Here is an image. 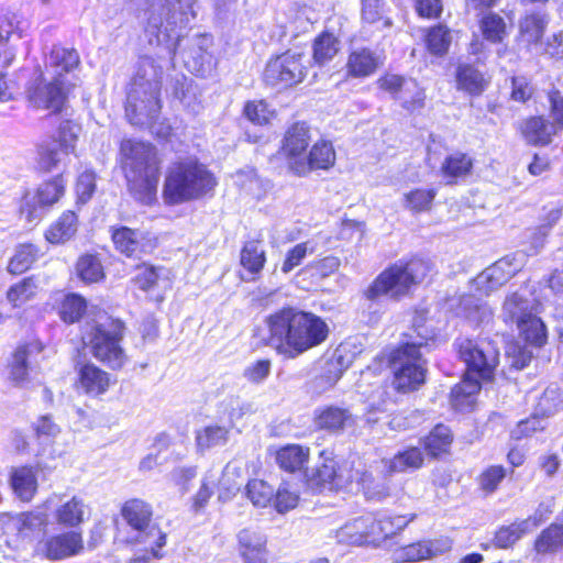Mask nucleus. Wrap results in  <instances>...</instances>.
<instances>
[{
    "label": "nucleus",
    "instance_id": "24",
    "mask_svg": "<svg viewBox=\"0 0 563 563\" xmlns=\"http://www.w3.org/2000/svg\"><path fill=\"white\" fill-rule=\"evenodd\" d=\"M335 152L328 142L316 143L308 156L294 162L292 168L299 175L306 174L311 169H327L334 164Z\"/></svg>",
    "mask_w": 563,
    "mask_h": 563
},
{
    "label": "nucleus",
    "instance_id": "62",
    "mask_svg": "<svg viewBox=\"0 0 563 563\" xmlns=\"http://www.w3.org/2000/svg\"><path fill=\"white\" fill-rule=\"evenodd\" d=\"M80 126L73 121H64L59 125L58 142L69 153H74Z\"/></svg>",
    "mask_w": 563,
    "mask_h": 563
},
{
    "label": "nucleus",
    "instance_id": "5",
    "mask_svg": "<svg viewBox=\"0 0 563 563\" xmlns=\"http://www.w3.org/2000/svg\"><path fill=\"white\" fill-rule=\"evenodd\" d=\"M459 354L466 365L465 378L451 391L452 406L462 408L470 397L481 389L479 380H490L499 363V351L489 340L464 339L459 343Z\"/></svg>",
    "mask_w": 563,
    "mask_h": 563
},
{
    "label": "nucleus",
    "instance_id": "17",
    "mask_svg": "<svg viewBox=\"0 0 563 563\" xmlns=\"http://www.w3.org/2000/svg\"><path fill=\"white\" fill-rule=\"evenodd\" d=\"M520 267L515 256H505L477 275L474 279L475 285L477 289L489 294L505 285L520 271Z\"/></svg>",
    "mask_w": 563,
    "mask_h": 563
},
{
    "label": "nucleus",
    "instance_id": "34",
    "mask_svg": "<svg viewBox=\"0 0 563 563\" xmlns=\"http://www.w3.org/2000/svg\"><path fill=\"white\" fill-rule=\"evenodd\" d=\"M534 312V302L519 292H512L506 297L503 316L505 321H511L516 324L525 320Z\"/></svg>",
    "mask_w": 563,
    "mask_h": 563
},
{
    "label": "nucleus",
    "instance_id": "18",
    "mask_svg": "<svg viewBox=\"0 0 563 563\" xmlns=\"http://www.w3.org/2000/svg\"><path fill=\"white\" fill-rule=\"evenodd\" d=\"M82 549L81 534L69 531L38 542L36 553L48 560H63L78 554Z\"/></svg>",
    "mask_w": 563,
    "mask_h": 563
},
{
    "label": "nucleus",
    "instance_id": "30",
    "mask_svg": "<svg viewBox=\"0 0 563 563\" xmlns=\"http://www.w3.org/2000/svg\"><path fill=\"white\" fill-rule=\"evenodd\" d=\"M309 143V128L306 123H295L286 132L283 148L285 154L296 162L302 159L301 155L305 154Z\"/></svg>",
    "mask_w": 563,
    "mask_h": 563
},
{
    "label": "nucleus",
    "instance_id": "38",
    "mask_svg": "<svg viewBox=\"0 0 563 563\" xmlns=\"http://www.w3.org/2000/svg\"><path fill=\"white\" fill-rule=\"evenodd\" d=\"M87 506L79 497L74 496L71 499L63 503L55 510V518L59 525L66 527H76L84 521Z\"/></svg>",
    "mask_w": 563,
    "mask_h": 563
},
{
    "label": "nucleus",
    "instance_id": "45",
    "mask_svg": "<svg viewBox=\"0 0 563 563\" xmlns=\"http://www.w3.org/2000/svg\"><path fill=\"white\" fill-rule=\"evenodd\" d=\"M479 29L485 40L500 43L507 35L505 20L497 13L486 12L479 20Z\"/></svg>",
    "mask_w": 563,
    "mask_h": 563
},
{
    "label": "nucleus",
    "instance_id": "39",
    "mask_svg": "<svg viewBox=\"0 0 563 563\" xmlns=\"http://www.w3.org/2000/svg\"><path fill=\"white\" fill-rule=\"evenodd\" d=\"M79 65L77 51L65 47H54L48 57V67L53 76L62 79L63 73H68Z\"/></svg>",
    "mask_w": 563,
    "mask_h": 563
},
{
    "label": "nucleus",
    "instance_id": "4",
    "mask_svg": "<svg viewBox=\"0 0 563 563\" xmlns=\"http://www.w3.org/2000/svg\"><path fill=\"white\" fill-rule=\"evenodd\" d=\"M197 0H139L137 18L151 45H163L177 36V29L185 27L196 16Z\"/></svg>",
    "mask_w": 563,
    "mask_h": 563
},
{
    "label": "nucleus",
    "instance_id": "53",
    "mask_svg": "<svg viewBox=\"0 0 563 563\" xmlns=\"http://www.w3.org/2000/svg\"><path fill=\"white\" fill-rule=\"evenodd\" d=\"M234 183L241 189L256 198H260L266 190L265 183L257 176L253 168L236 172Z\"/></svg>",
    "mask_w": 563,
    "mask_h": 563
},
{
    "label": "nucleus",
    "instance_id": "11",
    "mask_svg": "<svg viewBox=\"0 0 563 563\" xmlns=\"http://www.w3.org/2000/svg\"><path fill=\"white\" fill-rule=\"evenodd\" d=\"M306 57L287 52L271 59L264 70V81L278 88H288L301 82L307 76Z\"/></svg>",
    "mask_w": 563,
    "mask_h": 563
},
{
    "label": "nucleus",
    "instance_id": "7",
    "mask_svg": "<svg viewBox=\"0 0 563 563\" xmlns=\"http://www.w3.org/2000/svg\"><path fill=\"white\" fill-rule=\"evenodd\" d=\"M431 272L428 261L415 258L406 264H395L380 273L365 291L369 300L387 295L398 298L408 292L412 285L421 283Z\"/></svg>",
    "mask_w": 563,
    "mask_h": 563
},
{
    "label": "nucleus",
    "instance_id": "40",
    "mask_svg": "<svg viewBox=\"0 0 563 563\" xmlns=\"http://www.w3.org/2000/svg\"><path fill=\"white\" fill-rule=\"evenodd\" d=\"M309 449L298 444H290L282 448L276 453L277 464L287 472L300 470L308 461Z\"/></svg>",
    "mask_w": 563,
    "mask_h": 563
},
{
    "label": "nucleus",
    "instance_id": "33",
    "mask_svg": "<svg viewBox=\"0 0 563 563\" xmlns=\"http://www.w3.org/2000/svg\"><path fill=\"white\" fill-rule=\"evenodd\" d=\"M456 84L460 90L478 96L487 87L488 80L471 64H461L456 69Z\"/></svg>",
    "mask_w": 563,
    "mask_h": 563
},
{
    "label": "nucleus",
    "instance_id": "26",
    "mask_svg": "<svg viewBox=\"0 0 563 563\" xmlns=\"http://www.w3.org/2000/svg\"><path fill=\"white\" fill-rule=\"evenodd\" d=\"M111 385L110 375L93 364H86L79 371V387L89 396L104 394Z\"/></svg>",
    "mask_w": 563,
    "mask_h": 563
},
{
    "label": "nucleus",
    "instance_id": "22",
    "mask_svg": "<svg viewBox=\"0 0 563 563\" xmlns=\"http://www.w3.org/2000/svg\"><path fill=\"white\" fill-rule=\"evenodd\" d=\"M265 263L266 252L263 242L258 239L246 241L240 252V264L246 272V276L241 275L242 280H257Z\"/></svg>",
    "mask_w": 563,
    "mask_h": 563
},
{
    "label": "nucleus",
    "instance_id": "14",
    "mask_svg": "<svg viewBox=\"0 0 563 563\" xmlns=\"http://www.w3.org/2000/svg\"><path fill=\"white\" fill-rule=\"evenodd\" d=\"M27 98L34 108L58 113L66 103L67 91L63 79L53 76L49 81H40L31 86L27 89Z\"/></svg>",
    "mask_w": 563,
    "mask_h": 563
},
{
    "label": "nucleus",
    "instance_id": "57",
    "mask_svg": "<svg viewBox=\"0 0 563 563\" xmlns=\"http://www.w3.org/2000/svg\"><path fill=\"white\" fill-rule=\"evenodd\" d=\"M174 96L186 108L195 112L199 110L197 87L194 85L192 80H188L187 78L177 80L174 87Z\"/></svg>",
    "mask_w": 563,
    "mask_h": 563
},
{
    "label": "nucleus",
    "instance_id": "42",
    "mask_svg": "<svg viewBox=\"0 0 563 563\" xmlns=\"http://www.w3.org/2000/svg\"><path fill=\"white\" fill-rule=\"evenodd\" d=\"M519 335L529 344L541 346L547 341V330L542 320L533 312L517 323Z\"/></svg>",
    "mask_w": 563,
    "mask_h": 563
},
{
    "label": "nucleus",
    "instance_id": "19",
    "mask_svg": "<svg viewBox=\"0 0 563 563\" xmlns=\"http://www.w3.org/2000/svg\"><path fill=\"white\" fill-rule=\"evenodd\" d=\"M44 358V345L40 341L19 346L11 363V378L18 383L23 382L30 372L40 368Z\"/></svg>",
    "mask_w": 563,
    "mask_h": 563
},
{
    "label": "nucleus",
    "instance_id": "10",
    "mask_svg": "<svg viewBox=\"0 0 563 563\" xmlns=\"http://www.w3.org/2000/svg\"><path fill=\"white\" fill-rule=\"evenodd\" d=\"M408 521L400 516L376 520L372 515L357 517L336 530L338 542L351 545H361L368 539L389 537L397 530L407 526Z\"/></svg>",
    "mask_w": 563,
    "mask_h": 563
},
{
    "label": "nucleus",
    "instance_id": "49",
    "mask_svg": "<svg viewBox=\"0 0 563 563\" xmlns=\"http://www.w3.org/2000/svg\"><path fill=\"white\" fill-rule=\"evenodd\" d=\"M452 442L451 431L443 424H438L424 439V449L431 456H439L448 451Z\"/></svg>",
    "mask_w": 563,
    "mask_h": 563
},
{
    "label": "nucleus",
    "instance_id": "28",
    "mask_svg": "<svg viewBox=\"0 0 563 563\" xmlns=\"http://www.w3.org/2000/svg\"><path fill=\"white\" fill-rule=\"evenodd\" d=\"M450 549L451 541L449 539L417 542L402 548L398 555V560L416 562L435 556Z\"/></svg>",
    "mask_w": 563,
    "mask_h": 563
},
{
    "label": "nucleus",
    "instance_id": "13",
    "mask_svg": "<svg viewBox=\"0 0 563 563\" xmlns=\"http://www.w3.org/2000/svg\"><path fill=\"white\" fill-rule=\"evenodd\" d=\"M378 86L389 92L408 111H415L424 106V91L413 79L387 74L378 79Z\"/></svg>",
    "mask_w": 563,
    "mask_h": 563
},
{
    "label": "nucleus",
    "instance_id": "56",
    "mask_svg": "<svg viewBox=\"0 0 563 563\" xmlns=\"http://www.w3.org/2000/svg\"><path fill=\"white\" fill-rule=\"evenodd\" d=\"M246 496L256 507H266L274 496V489L262 479H252L246 485Z\"/></svg>",
    "mask_w": 563,
    "mask_h": 563
},
{
    "label": "nucleus",
    "instance_id": "46",
    "mask_svg": "<svg viewBox=\"0 0 563 563\" xmlns=\"http://www.w3.org/2000/svg\"><path fill=\"white\" fill-rule=\"evenodd\" d=\"M38 289L37 279L34 276L26 277L9 288L7 299L14 307H19L34 298Z\"/></svg>",
    "mask_w": 563,
    "mask_h": 563
},
{
    "label": "nucleus",
    "instance_id": "51",
    "mask_svg": "<svg viewBox=\"0 0 563 563\" xmlns=\"http://www.w3.org/2000/svg\"><path fill=\"white\" fill-rule=\"evenodd\" d=\"M77 275L85 284L97 283L103 278V268L98 257L81 256L76 265Z\"/></svg>",
    "mask_w": 563,
    "mask_h": 563
},
{
    "label": "nucleus",
    "instance_id": "27",
    "mask_svg": "<svg viewBox=\"0 0 563 563\" xmlns=\"http://www.w3.org/2000/svg\"><path fill=\"white\" fill-rule=\"evenodd\" d=\"M473 159L465 153L454 152L446 156L441 164L440 173L446 185L456 184L459 179L472 173Z\"/></svg>",
    "mask_w": 563,
    "mask_h": 563
},
{
    "label": "nucleus",
    "instance_id": "55",
    "mask_svg": "<svg viewBox=\"0 0 563 563\" xmlns=\"http://www.w3.org/2000/svg\"><path fill=\"white\" fill-rule=\"evenodd\" d=\"M547 24L548 20L544 14L531 13L521 21L520 30L529 43H537L543 36Z\"/></svg>",
    "mask_w": 563,
    "mask_h": 563
},
{
    "label": "nucleus",
    "instance_id": "20",
    "mask_svg": "<svg viewBox=\"0 0 563 563\" xmlns=\"http://www.w3.org/2000/svg\"><path fill=\"white\" fill-rule=\"evenodd\" d=\"M111 239L114 247L128 257H140L152 249L147 233L128 227H112Z\"/></svg>",
    "mask_w": 563,
    "mask_h": 563
},
{
    "label": "nucleus",
    "instance_id": "23",
    "mask_svg": "<svg viewBox=\"0 0 563 563\" xmlns=\"http://www.w3.org/2000/svg\"><path fill=\"white\" fill-rule=\"evenodd\" d=\"M384 64V57L369 48H358L351 52L347 63V75L364 78L373 75Z\"/></svg>",
    "mask_w": 563,
    "mask_h": 563
},
{
    "label": "nucleus",
    "instance_id": "37",
    "mask_svg": "<svg viewBox=\"0 0 563 563\" xmlns=\"http://www.w3.org/2000/svg\"><path fill=\"white\" fill-rule=\"evenodd\" d=\"M11 485L21 500H31L37 489V479L33 468L24 466L13 471Z\"/></svg>",
    "mask_w": 563,
    "mask_h": 563
},
{
    "label": "nucleus",
    "instance_id": "2",
    "mask_svg": "<svg viewBox=\"0 0 563 563\" xmlns=\"http://www.w3.org/2000/svg\"><path fill=\"white\" fill-rule=\"evenodd\" d=\"M120 155L130 194L144 206L155 203L161 175L156 148L150 143L128 139L121 142Z\"/></svg>",
    "mask_w": 563,
    "mask_h": 563
},
{
    "label": "nucleus",
    "instance_id": "6",
    "mask_svg": "<svg viewBox=\"0 0 563 563\" xmlns=\"http://www.w3.org/2000/svg\"><path fill=\"white\" fill-rule=\"evenodd\" d=\"M217 185L214 176L197 162H179L170 165L163 185L165 203L174 206L196 200Z\"/></svg>",
    "mask_w": 563,
    "mask_h": 563
},
{
    "label": "nucleus",
    "instance_id": "63",
    "mask_svg": "<svg viewBox=\"0 0 563 563\" xmlns=\"http://www.w3.org/2000/svg\"><path fill=\"white\" fill-rule=\"evenodd\" d=\"M244 114L254 124L263 125L269 121L272 111L263 100L249 101L244 107Z\"/></svg>",
    "mask_w": 563,
    "mask_h": 563
},
{
    "label": "nucleus",
    "instance_id": "50",
    "mask_svg": "<svg viewBox=\"0 0 563 563\" xmlns=\"http://www.w3.org/2000/svg\"><path fill=\"white\" fill-rule=\"evenodd\" d=\"M423 455L419 448L411 446L397 453L389 461V470L391 472H405L409 468L417 470L422 466Z\"/></svg>",
    "mask_w": 563,
    "mask_h": 563
},
{
    "label": "nucleus",
    "instance_id": "1",
    "mask_svg": "<svg viewBox=\"0 0 563 563\" xmlns=\"http://www.w3.org/2000/svg\"><path fill=\"white\" fill-rule=\"evenodd\" d=\"M265 327L268 332L265 344L288 358L320 345L329 334L328 324L320 317L296 308H284L269 314Z\"/></svg>",
    "mask_w": 563,
    "mask_h": 563
},
{
    "label": "nucleus",
    "instance_id": "35",
    "mask_svg": "<svg viewBox=\"0 0 563 563\" xmlns=\"http://www.w3.org/2000/svg\"><path fill=\"white\" fill-rule=\"evenodd\" d=\"M537 526V519L529 517L507 527H501L495 534V544L498 548L507 549L515 544L523 534L532 531Z\"/></svg>",
    "mask_w": 563,
    "mask_h": 563
},
{
    "label": "nucleus",
    "instance_id": "59",
    "mask_svg": "<svg viewBox=\"0 0 563 563\" xmlns=\"http://www.w3.org/2000/svg\"><path fill=\"white\" fill-rule=\"evenodd\" d=\"M451 44L450 31L442 25L431 29L427 35V46L431 54L443 55Z\"/></svg>",
    "mask_w": 563,
    "mask_h": 563
},
{
    "label": "nucleus",
    "instance_id": "21",
    "mask_svg": "<svg viewBox=\"0 0 563 563\" xmlns=\"http://www.w3.org/2000/svg\"><path fill=\"white\" fill-rule=\"evenodd\" d=\"M308 484L318 489H339L345 486L350 476H344L341 470H338L336 462L333 459H325L320 465L307 474Z\"/></svg>",
    "mask_w": 563,
    "mask_h": 563
},
{
    "label": "nucleus",
    "instance_id": "31",
    "mask_svg": "<svg viewBox=\"0 0 563 563\" xmlns=\"http://www.w3.org/2000/svg\"><path fill=\"white\" fill-rule=\"evenodd\" d=\"M522 134L525 139L534 145H547L551 142L559 129L551 122L545 121L542 117L528 119L522 125Z\"/></svg>",
    "mask_w": 563,
    "mask_h": 563
},
{
    "label": "nucleus",
    "instance_id": "32",
    "mask_svg": "<svg viewBox=\"0 0 563 563\" xmlns=\"http://www.w3.org/2000/svg\"><path fill=\"white\" fill-rule=\"evenodd\" d=\"M77 229L78 218L76 213L66 211L46 230L45 238L53 244L65 243L76 234Z\"/></svg>",
    "mask_w": 563,
    "mask_h": 563
},
{
    "label": "nucleus",
    "instance_id": "16",
    "mask_svg": "<svg viewBox=\"0 0 563 563\" xmlns=\"http://www.w3.org/2000/svg\"><path fill=\"white\" fill-rule=\"evenodd\" d=\"M351 363L352 358L347 354L346 346L339 345L324 360L320 374L311 382L312 390L317 394H322L333 388Z\"/></svg>",
    "mask_w": 563,
    "mask_h": 563
},
{
    "label": "nucleus",
    "instance_id": "9",
    "mask_svg": "<svg viewBox=\"0 0 563 563\" xmlns=\"http://www.w3.org/2000/svg\"><path fill=\"white\" fill-rule=\"evenodd\" d=\"M124 324L120 320L107 319L95 324L87 334L92 355L113 369L121 368L126 362V354L120 342Z\"/></svg>",
    "mask_w": 563,
    "mask_h": 563
},
{
    "label": "nucleus",
    "instance_id": "54",
    "mask_svg": "<svg viewBox=\"0 0 563 563\" xmlns=\"http://www.w3.org/2000/svg\"><path fill=\"white\" fill-rule=\"evenodd\" d=\"M437 196L434 189H415L405 194V207L411 212L418 213L430 210Z\"/></svg>",
    "mask_w": 563,
    "mask_h": 563
},
{
    "label": "nucleus",
    "instance_id": "8",
    "mask_svg": "<svg viewBox=\"0 0 563 563\" xmlns=\"http://www.w3.org/2000/svg\"><path fill=\"white\" fill-rule=\"evenodd\" d=\"M121 515L135 532L133 540L143 544L145 551L151 553V556L135 559L134 563L161 559L163 556L161 549L166 544V534L157 525L152 523V507L141 499H131L123 505Z\"/></svg>",
    "mask_w": 563,
    "mask_h": 563
},
{
    "label": "nucleus",
    "instance_id": "12",
    "mask_svg": "<svg viewBox=\"0 0 563 563\" xmlns=\"http://www.w3.org/2000/svg\"><path fill=\"white\" fill-rule=\"evenodd\" d=\"M420 318L413 321V332L408 334L409 340L391 353L390 365L393 371L412 366L426 367L420 349L433 340L435 333L432 329L424 327Z\"/></svg>",
    "mask_w": 563,
    "mask_h": 563
},
{
    "label": "nucleus",
    "instance_id": "60",
    "mask_svg": "<svg viewBox=\"0 0 563 563\" xmlns=\"http://www.w3.org/2000/svg\"><path fill=\"white\" fill-rule=\"evenodd\" d=\"M313 252L314 246L309 241L296 244L287 252L285 261L282 265V272L288 274L295 267L301 264L308 253L312 254Z\"/></svg>",
    "mask_w": 563,
    "mask_h": 563
},
{
    "label": "nucleus",
    "instance_id": "3",
    "mask_svg": "<svg viewBox=\"0 0 563 563\" xmlns=\"http://www.w3.org/2000/svg\"><path fill=\"white\" fill-rule=\"evenodd\" d=\"M162 76L163 68L153 57L140 58L125 101V115L133 125L151 124L158 119Z\"/></svg>",
    "mask_w": 563,
    "mask_h": 563
},
{
    "label": "nucleus",
    "instance_id": "48",
    "mask_svg": "<svg viewBox=\"0 0 563 563\" xmlns=\"http://www.w3.org/2000/svg\"><path fill=\"white\" fill-rule=\"evenodd\" d=\"M37 249L33 244H21L8 264L10 274H22L27 271L37 257Z\"/></svg>",
    "mask_w": 563,
    "mask_h": 563
},
{
    "label": "nucleus",
    "instance_id": "47",
    "mask_svg": "<svg viewBox=\"0 0 563 563\" xmlns=\"http://www.w3.org/2000/svg\"><path fill=\"white\" fill-rule=\"evenodd\" d=\"M339 52V41L330 33H322L313 43V60L319 66L329 63Z\"/></svg>",
    "mask_w": 563,
    "mask_h": 563
},
{
    "label": "nucleus",
    "instance_id": "25",
    "mask_svg": "<svg viewBox=\"0 0 563 563\" xmlns=\"http://www.w3.org/2000/svg\"><path fill=\"white\" fill-rule=\"evenodd\" d=\"M239 551L245 563L266 560V537L254 529H243L238 533Z\"/></svg>",
    "mask_w": 563,
    "mask_h": 563
},
{
    "label": "nucleus",
    "instance_id": "44",
    "mask_svg": "<svg viewBox=\"0 0 563 563\" xmlns=\"http://www.w3.org/2000/svg\"><path fill=\"white\" fill-rule=\"evenodd\" d=\"M70 153L60 145H43L37 151V167L49 173L58 168Z\"/></svg>",
    "mask_w": 563,
    "mask_h": 563
},
{
    "label": "nucleus",
    "instance_id": "15",
    "mask_svg": "<svg viewBox=\"0 0 563 563\" xmlns=\"http://www.w3.org/2000/svg\"><path fill=\"white\" fill-rule=\"evenodd\" d=\"M65 192V180L62 175L41 184L34 195H25L21 206V213L29 221L38 218V208L56 203Z\"/></svg>",
    "mask_w": 563,
    "mask_h": 563
},
{
    "label": "nucleus",
    "instance_id": "36",
    "mask_svg": "<svg viewBox=\"0 0 563 563\" xmlns=\"http://www.w3.org/2000/svg\"><path fill=\"white\" fill-rule=\"evenodd\" d=\"M533 548L538 554H555L563 550V525L551 523L543 529L534 541Z\"/></svg>",
    "mask_w": 563,
    "mask_h": 563
},
{
    "label": "nucleus",
    "instance_id": "64",
    "mask_svg": "<svg viewBox=\"0 0 563 563\" xmlns=\"http://www.w3.org/2000/svg\"><path fill=\"white\" fill-rule=\"evenodd\" d=\"M269 360H257L247 365L243 371V377L252 384H261L271 373Z\"/></svg>",
    "mask_w": 563,
    "mask_h": 563
},
{
    "label": "nucleus",
    "instance_id": "61",
    "mask_svg": "<svg viewBox=\"0 0 563 563\" xmlns=\"http://www.w3.org/2000/svg\"><path fill=\"white\" fill-rule=\"evenodd\" d=\"M505 476L506 470L503 466L493 465L478 476V485L483 492L492 494L497 489Z\"/></svg>",
    "mask_w": 563,
    "mask_h": 563
},
{
    "label": "nucleus",
    "instance_id": "41",
    "mask_svg": "<svg viewBox=\"0 0 563 563\" xmlns=\"http://www.w3.org/2000/svg\"><path fill=\"white\" fill-rule=\"evenodd\" d=\"M426 378V367L412 366L394 372L393 385L398 391L407 393L419 388Z\"/></svg>",
    "mask_w": 563,
    "mask_h": 563
},
{
    "label": "nucleus",
    "instance_id": "52",
    "mask_svg": "<svg viewBox=\"0 0 563 563\" xmlns=\"http://www.w3.org/2000/svg\"><path fill=\"white\" fill-rule=\"evenodd\" d=\"M229 429L221 426H208L197 432V445L201 450L223 445L228 441Z\"/></svg>",
    "mask_w": 563,
    "mask_h": 563
},
{
    "label": "nucleus",
    "instance_id": "29",
    "mask_svg": "<svg viewBox=\"0 0 563 563\" xmlns=\"http://www.w3.org/2000/svg\"><path fill=\"white\" fill-rule=\"evenodd\" d=\"M352 422V416L346 409L334 406L321 409L314 418V423L319 429L332 433L341 432Z\"/></svg>",
    "mask_w": 563,
    "mask_h": 563
},
{
    "label": "nucleus",
    "instance_id": "58",
    "mask_svg": "<svg viewBox=\"0 0 563 563\" xmlns=\"http://www.w3.org/2000/svg\"><path fill=\"white\" fill-rule=\"evenodd\" d=\"M340 267V260L335 256H327L322 260L312 262L301 269V274L309 275L312 278L323 279Z\"/></svg>",
    "mask_w": 563,
    "mask_h": 563
},
{
    "label": "nucleus",
    "instance_id": "43",
    "mask_svg": "<svg viewBox=\"0 0 563 563\" xmlns=\"http://www.w3.org/2000/svg\"><path fill=\"white\" fill-rule=\"evenodd\" d=\"M87 310V301L77 294H67L58 307V314L65 323L78 322Z\"/></svg>",
    "mask_w": 563,
    "mask_h": 563
}]
</instances>
